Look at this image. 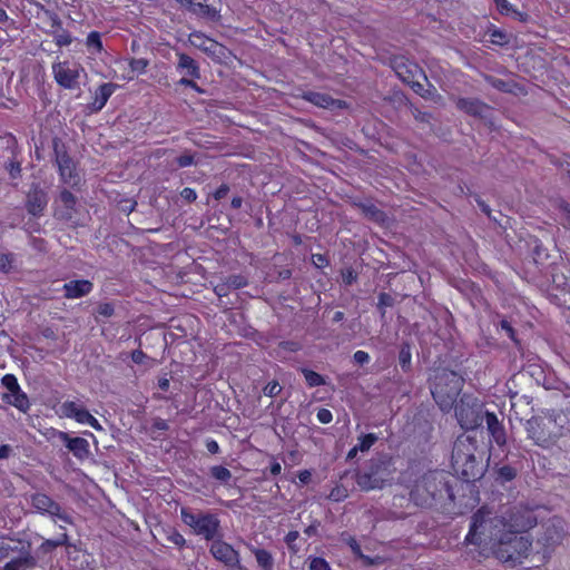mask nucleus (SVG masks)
Here are the masks:
<instances>
[{"mask_svg": "<svg viewBox=\"0 0 570 570\" xmlns=\"http://www.w3.org/2000/svg\"><path fill=\"white\" fill-rule=\"evenodd\" d=\"M535 524L537 517L527 507H515L501 517H492L482 508L474 513L465 541L490 550L503 562H517L527 557L531 548V541L518 533Z\"/></svg>", "mask_w": 570, "mask_h": 570, "instance_id": "nucleus-1", "label": "nucleus"}, {"mask_svg": "<svg viewBox=\"0 0 570 570\" xmlns=\"http://www.w3.org/2000/svg\"><path fill=\"white\" fill-rule=\"evenodd\" d=\"M570 420L562 411H552L527 421L528 436L541 448H550L570 432Z\"/></svg>", "mask_w": 570, "mask_h": 570, "instance_id": "nucleus-2", "label": "nucleus"}, {"mask_svg": "<svg viewBox=\"0 0 570 570\" xmlns=\"http://www.w3.org/2000/svg\"><path fill=\"white\" fill-rule=\"evenodd\" d=\"M463 386V379L453 371L442 370L434 375L431 393L443 412L452 409Z\"/></svg>", "mask_w": 570, "mask_h": 570, "instance_id": "nucleus-3", "label": "nucleus"}, {"mask_svg": "<svg viewBox=\"0 0 570 570\" xmlns=\"http://www.w3.org/2000/svg\"><path fill=\"white\" fill-rule=\"evenodd\" d=\"M474 450V442L469 436L458 438L453 445V468L458 473H461L465 480L476 479L479 475H481L480 469H476Z\"/></svg>", "mask_w": 570, "mask_h": 570, "instance_id": "nucleus-4", "label": "nucleus"}, {"mask_svg": "<svg viewBox=\"0 0 570 570\" xmlns=\"http://www.w3.org/2000/svg\"><path fill=\"white\" fill-rule=\"evenodd\" d=\"M183 522L188 525L193 532L206 540H214L219 528V520L209 513L193 512L188 508L180 509Z\"/></svg>", "mask_w": 570, "mask_h": 570, "instance_id": "nucleus-5", "label": "nucleus"}, {"mask_svg": "<svg viewBox=\"0 0 570 570\" xmlns=\"http://www.w3.org/2000/svg\"><path fill=\"white\" fill-rule=\"evenodd\" d=\"M455 416L463 430H474L482 422L483 406L475 397L463 395L455 406Z\"/></svg>", "mask_w": 570, "mask_h": 570, "instance_id": "nucleus-6", "label": "nucleus"}, {"mask_svg": "<svg viewBox=\"0 0 570 570\" xmlns=\"http://www.w3.org/2000/svg\"><path fill=\"white\" fill-rule=\"evenodd\" d=\"M442 482L439 480V473L430 472L416 481L411 491V499L416 505L428 507L432 503L435 494L441 491Z\"/></svg>", "mask_w": 570, "mask_h": 570, "instance_id": "nucleus-7", "label": "nucleus"}, {"mask_svg": "<svg viewBox=\"0 0 570 570\" xmlns=\"http://www.w3.org/2000/svg\"><path fill=\"white\" fill-rule=\"evenodd\" d=\"M394 71L402 81L409 83L420 96L425 97L426 94H430V90L425 89L421 82V80L428 81V78L416 63L402 59L395 62Z\"/></svg>", "mask_w": 570, "mask_h": 570, "instance_id": "nucleus-8", "label": "nucleus"}, {"mask_svg": "<svg viewBox=\"0 0 570 570\" xmlns=\"http://www.w3.org/2000/svg\"><path fill=\"white\" fill-rule=\"evenodd\" d=\"M83 68L76 62L61 61L52 65V75L57 83L66 89H75Z\"/></svg>", "mask_w": 570, "mask_h": 570, "instance_id": "nucleus-9", "label": "nucleus"}, {"mask_svg": "<svg viewBox=\"0 0 570 570\" xmlns=\"http://www.w3.org/2000/svg\"><path fill=\"white\" fill-rule=\"evenodd\" d=\"M1 383L8 391L3 394L2 400L19 411L27 412L30 407V402L27 394L20 389L17 377L13 374H6Z\"/></svg>", "mask_w": 570, "mask_h": 570, "instance_id": "nucleus-10", "label": "nucleus"}, {"mask_svg": "<svg viewBox=\"0 0 570 570\" xmlns=\"http://www.w3.org/2000/svg\"><path fill=\"white\" fill-rule=\"evenodd\" d=\"M210 553L227 568L243 570L239 554L230 544L222 540H214L210 546Z\"/></svg>", "mask_w": 570, "mask_h": 570, "instance_id": "nucleus-11", "label": "nucleus"}, {"mask_svg": "<svg viewBox=\"0 0 570 570\" xmlns=\"http://www.w3.org/2000/svg\"><path fill=\"white\" fill-rule=\"evenodd\" d=\"M189 42L191 46L200 49L214 59H223L226 56V48L217 41L207 38L200 32H193L189 35Z\"/></svg>", "mask_w": 570, "mask_h": 570, "instance_id": "nucleus-12", "label": "nucleus"}, {"mask_svg": "<svg viewBox=\"0 0 570 570\" xmlns=\"http://www.w3.org/2000/svg\"><path fill=\"white\" fill-rule=\"evenodd\" d=\"M32 505L40 512H47L52 517H57L60 520L69 523L70 518L61 511L59 504L53 502L48 495L37 493L32 497Z\"/></svg>", "mask_w": 570, "mask_h": 570, "instance_id": "nucleus-13", "label": "nucleus"}, {"mask_svg": "<svg viewBox=\"0 0 570 570\" xmlns=\"http://www.w3.org/2000/svg\"><path fill=\"white\" fill-rule=\"evenodd\" d=\"M57 164L61 181L71 187L77 186L80 178L75 170V164L71 158L67 154H57Z\"/></svg>", "mask_w": 570, "mask_h": 570, "instance_id": "nucleus-14", "label": "nucleus"}, {"mask_svg": "<svg viewBox=\"0 0 570 570\" xmlns=\"http://www.w3.org/2000/svg\"><path fill=\"white\" fill-rule=\"evenodd\" d=\"M77 199L70 191L61 190L55 202V214L60 219H71L76 212Z\"/></svg>", "mask_w": 570, "mask_h": 570, "instance_id": "nucleus-15", "label": "nucleus"}, {"mask_svg": "<svg viewBox=\"0 0 570 570\" xmlns=\"http://www.w3.org/2000/svg\"><path fill=\"white\" fill-rule=\"evenodd\" d=\"M59 439L76 458L82 460L89 456V442L86 439L70 438L66 432H59Z\"/></svg>", "mask_w": 570, "mask_h": 570, "instance_id": "nucleus-16", "label": "nucleus"}, {"mask_svg": "<svg viewBox=\"0 0 570 570\" xmlns=\"http://www.w3.org/2000/svg\"><path fill=\"white\" fill-rule=\"evenodd\" d=\"M484 419L487 422V429L492 440L499 445L503 446L505 444V432L504 428L499 421L498 416L493 412H485Z\"/></svg>", "mask_w": 570, "mask_h": 570, "instance_id": "nucleus-17", "label": "nucleus"}, {"mask_svg": "<svg viewBox=\"0 0 570 570\" xmlns=\"http://www.w3.org/2000/svg\"><path fill=\"white\" fill-rule=\"evenodd\" d=\"M92 283L87 279L70 281L63 284L65 296L75 299L89 294L92 291Z\"/></svg>", "mask_w": 570, "mask_h": 570, "instance_id": "nucleus-18", "label": "nucleus"}, {"mask_svg": "<svg viewBox=\"0 0 570 570\" xmlns=\"http://www.w3.org/2000/svg\"><path fill=\"white\" fill-rule=\"evenodd\" d=\"M48 204L47 194L39 189L35 188L28 195L27 199V209L33 216H39L42 214L43 209Z\"/></svg>", "mask_w": 570, "mask_h": 570, "instance_id": "nucleus-19", "label": "nucleus"}, {"mask_svg": "<svg viewBox=\"0 0 570 570\" xmlns=\"http://www.w3.org/2000/svg\"><path fill=\"white\" fill-rule=\"evenodd\" d=\"M356 484L363 491H371L381 489L384 484V479L379 476L376 471L363 472L356 474Z\"/></svg>", "mask_w": 570, "mask_h": 570, "instance_id": "nucleus-20", "label": "nucleus"}, {"mask_svg": "<svg viewBox=\"0 0 570 570\" xmlns=\"http://www.w3.org/2000/svg\"><path fill=\"white\" fill-rule=\"evenodd\" d=\"M116 88L117 85L110 82L100 85L95 91V99L91 104L92 110H101L106 106L108 99L115 92Z\"/></svg>", "mask_w": 570, "mask_h": 570, "instance_id": "nucleus-21", "label": "nucleus"}, {"mask_svg": "<svg viewBox=\"0 0 570 570\" xmlns=\"http://www.w3.org/2000/svg\"><path fill=\"white\" fill-rule=\"evenodd\" d=\"M456 107L470 115L473 116H483V114L488 110V107L476 99H466L460 98L456 101Z\"/></svg>", "mask_w": 570, "mask_h": 570, "instance_id": "nucleus-22", "label": "nucleus"}, {"mask_svg": "<svg viewBox=\"0 0 570 570\" xmlns=\"http://www.w3.org/2000/svg\"><path fill=\"white\" fill-rule=\"evenodd\" d=\"M187 7L193 13L209 19H215L218 14V11L212 8L207 0H191Z\"/></svg>", "mask_w": 570, "mask_h": 570, "instance_id": "nucleus-23", "label": "nucleus"}, {"mask_svg": "<svg viewBox=\"0 0 570 570\" xmlns=\"http://www.w3.org/2000/svg\"><path fill=\"white\" fill-rule=\"evenodd\" d=\"M178 69L185 71L186 75L193 78H199V67L196 61L185 53H178Z\"/></svg>", "mask_w": 570, "mask_h": 570, "instance_id": "nucleus-24", "label": "nucleus"}, {"mask_svg": "<svg viewBox=\"0 0 570 570\" xmlns=\"http://www.w3.org/2000/svg\"><path fill=\"white\" fill-rule=\"evenodd\" d=\"M304 98L314 104L315 106L322 107V108H331L336 105V101L332 99L330 96L321 92H314L309 91L304 95Z\"/></svg>", "mask_w": 570, "mask_h": 570, "instance_id": "nucleus-25", "label": "nucleus"}, {"mask_svg": "<svg viewBox=\"0 0 570 570\" xmlns=\"http://www.w3.org/2000/svg\"><path fill=\"white\" fill-rule=\"evenodd\" d=\"M250 551L255 556L258 566L263 570H273L274 559L273 556L267 550L250 547Z\"/></svg>", "mask_w": 570, "mask_h": 570, "instance_id": "nucleus-26", "label": "nucleus"}, {"mask_svg": "<svg viewBox=\"0 0 570 570\" xmlns=\"http://www.w3.org/2000/svg\"><path fill=\"white\" fill-rule=\"evenodd\" d=\"M83 409L85 407L81 404H78L77 402L66 401L60 405L59 411L61 416L76 420V417H78V415Z\"/></svg>", "mask_w": 570, "mask_h": 570, "instance_id": "nucleus-27", "label": "nucleus"}, {"mask_svg": "<svg viewBox=\"0 0 570 570\" xmlns=\"http://www.w3.org/2000/svg\"><path fill=\"white\" fill-rule=\"evenodd\" d=\"M562 539V529L558 528L554 523L551 527L547 528V534L543 538V546L550 547L553 546Z\"/></svg>", "mask_w": 570, "mask_h": 570, "instance_id": "nucleus-28", "label": "nucleus"}, {"mask_svg": "<svg viewBox=\"0 0 570 570\" xmlns=\"http://www.w3.org/2000/svg\"><path fill=\"white\" fill-rule=\"evenodd\" d=\"M76 421L80 424H87L97 431L102 430V426L100 425L98 420L95 416H92L86 409H83L80 412L78 417H76Z\"/></svg>", "mask_w": 570, "mask_h": 570, "instance_id": "nucleus-29", "label": "nucleus"}, {"mask_svg": "<svg viewBox=\"0 0 570 570\" xmlns=\"http://www.w3.org/2000/svg\"><path fill=\"white\" fill-rule=\"evenodd\" d=\"M302 373L309 387L321 386L325 384L324 377L312 370L303 368Z\"/></svg>", "mask_w": 570, "mask_h": 570, "instance_id": "nucleus-30", "label": "nucleus"}, {"mask_svg": "<svg viewBox=\"0 0 570 570\" xmlns=\"http://www.w3.org/2000/svg\"><path fill=\"white\" fill-rule=\"evenodd\" d=\"M210 475L223 483H227L232 479L230 471L223 465H214L210 468Z\"/></svg>", "mask_w": 570, "mask_h": 570, "instance_id": "nucleus-31", "label": "nucleus"}, {"mask_svg": "<svg viewBox=\"0 0 570 570\" xmlns=\"http://www.w3.org/2000/svg\"><path fill=\"white\" fill-rule=\"evenodd\" d=\"M377 441V435L374 433H368L358 438V443L356 444L360 452L368 451L373 444Z\"/></svg>", "mask_w": 570, "mask_h": 570, "instance_id": "nucleus-32", "label": "nucleus"}, {"mask_svg": "<svg viewBox=\"0 0 570 570\" xmlns=\"http://www.w3.org/2000/svg\"><path fill=\"white\" fill-rule=\"evenodd\" d=\"M348 497V489L343 484H336L330 492L328 499L334 502H340Z\"/></svg>", "mask_w": 570, "mask_h": 570, "instance_id": "nucleus-33", "label": "nucleus"}, {"mask_svg": "<svg viewBox=\"0 0 570 570\" xmlns=\"http://www.w3.org/2000/svg\"><path fill=\"white\" fill-rule=\"evenodd\" d=\"M148 63H149L148 60H146L144 58L130 59L129 67L132 72L141 75L146 71Z\"/></svg>", "mask_w": 570, "mask_h": 570, "instance_id": "nucleus-34", "label": "nucleus"}, {"mask_svg": "<svg viewBox=\"0 0 570 570\" xmlns=\"http://www.w3.org/2000/svg\"><path fill=\"white\" fill-rule=\"evenodd\" d=\"M309 570H332L328 562L318 557L309 558Z\"/></svg>", "mask_w": 570, "mask_h": 570, "instance_id": "nucleus-35", "label": "nucleus"}, {"mask_svg": "<svg viewBox=\"0 0 570 570\" xmlns=\"http://www.w3.org/2000/svg\"><path fill=\"white\" fill-rule=\"evenodd\" d=\"M67 540H68V537L66 533H61L59 534L56 539L53 540H46L43 543H42V548H46L47 550L49 549H53L56 547H59V546H63L65 543H67Z\"/></svg>", "mask_w": 570, "mask_h": 570, "instance_id": "nucleus-36", "label": "nucleus"}, {"mask_svg": "<svg viewBox=\"0 0 570 570\" xmlns=\"http://www.w3.org/2000/svg\"><path fill=\"white\" fill-rule=\"evenodd\" d=\"M87 46L88 48H94L97 51H100L102 48L100 35L96 31H92L87 37Z\"/></svg>", "mask_w": 570, "mask_h": 570, "instance_id": "nucleus-37", "label": "nucleus"}, {"mask_svg": "<svg viewBox=\"0 0 570 570\" xmlns=\"http://www.w3.org/2000/svg\"><path fill=\"white\" fill-rule=\"evenodd\" d=\"M365 215L376 222L383 220V213L374 205H366L363 207Z\"/></svg>", "mask_w": 570, "mask_h": 570, "instance_id": "nucleus-38", "label": "nucleus"}, {"mask_svg": "<svg viewBox=\"0 0 570 570\" xmlns=\"http://www.w3.org/2000/svg\"><path fill=\"white\" fill-rule=\"evenodd\" d=\"M281 391H282V387L277 381H272V382L267 383L263 390L264 394L269 397H274V396L278 395L281 393Z\"/></svg>", "mask_w": 570, "mask_h": 570, "instance_id": "nucleus-39", "label": "nucleus"}, {"mask_svg": "<svg viewBox=\"0 0 570 570\" xmlns=\"http://www.w3.org/2000/svg\"><path fill=\"white\" fill-rule=\"evenodd\" d=\"M298 531H289L285 537L286 544L294 553L298 551V547H296V540L298 539Z\"/></svg>", "mask_w": 570, "mask_h": 570, "instance_id": "nucleus-40", "label": "nucleus"}, {"mask_svg": "<svg viewBox=\"0 0 570 570\" xmlns=\"http://www.w3.org/2000/svg\"><path fill=\"white\" fill-rule=\"evenodd\" d=\"M27 559H16L8 562L3 570H24Z\"/></svg>", "mask_w": 570, "mask_h": 570, "instance_id": "nucleus-41", "label": "nucleus"}, {"mask_svg": "<svg viewBox=\"0 0 570 570\" xmlns=\"http://www.w3.org/2000/svg\"><path fill=\"white\" fill-rule=\"evenodd\" d=\"M228 286L237 289L247 285V281L239 275L230 276L227 281Z\"/></svg>", "mask_w": 570, "mask_h": 570, "instance_id": "nucleus-42", "label": "nucleus"}, {"mask_svg": "<svg viewBox=\"0 0 570 570\" xmlns=\"http://www.w3.org/2000/svg\"><path fill=\"white\" fill-rule=\"evenodd\" d=\"M399 360H400V364L403 368L409 367L410 362H411V353L407 347H403L400 351Z\"/></svg>", "mask_w": 570, "mask_h": 570, "instance_id": "nucleus-43", "label": "nucleus"}, {"mask_svg": "<svg viewBox=\"0 0 570 570\" xmlns=\"http://www.w3.org/2000/svg\"><path fill=\"white\" fill-rule=\"evenodd\" d=\"M317 420L323 423V424H327L330 422H332L333 420V414L330 410L327 409H321L318 410L317 412Z\"/></svg>", "mask_w": 570, "mask_h": 570, "instance_id": "nucleus-44", "label": "nucleus"}, {"mask_svg": "<svg viewBox=\"0 0 570 570\" xmlns=\"http://www.w3.org/2000/svg\"><path fill=\"white\" fill-rule=\"evenodd\" d=\"M98 314L104 317H110L114 314V306L109 303H104L98 306Z\"/></svg>", "mask_w": 570, "mask_h": 570, "instance_id": "nucleus-45", "label": "nucleus"}, {"mask_svg": "<svg viewBox=\"0 0 570 570\" xmlns=\"http://www.w3.org/2000/svg\"><path fill=\"white\" fill-rule=\"evenodd\" d=\"M168 540L174 543L175 546L183 547L186 542L185 538L177 531H173L168 535Z\"/></svg>", "mask_w": 570, "mask_h": 570, "instance_id": "nucleus-46", "label": "nucleus"}, {"mask_svg": "<svg viewBox=\"0 0 570 570\" xmlns=\"http://www.w3.org/2000/svg\"><path fill=\"white\" fill-rule=\"evenodd\" d=\"M353 358L357 364L363 365L370 361V355L367 352L360 350L354 353Z\"/></svg>", "mask_w": 570, "mask_h": 570, "instance_id": "nucleus-47", "label": "nucleus"}, {"mask_svg": "<svg viewBox=\"0 0 570 570\" xmlns=\"http://www.w3.org/2000/svg\"><path fill=\"white\" fill-rule=\"evenodd\" d=\"M180 196L187 202H194L197 198V194L193 188L186 187L181 190Z\"/></svg>", "mask_w": 570, "mask_h": 570, "instance_id": "nucleus-48", "label": "nucleus"}, {"mask_svg": "<svg viewBox=\"0 0 570 570\" xmlns=\"http://www.w3.org/2000/svg\"><path fill=\"white\" fill-rule=\"evenodd\" d=\"M176 161L179 167H187L193 164L194 159H193L191 155L185 154V155L179 156L176 159Z\"/></svg>", "mask_w": 570, "mask_h": 570, "instance_id": "nucleus-49", "label": "nucleus"}, {"mask_svg": "<svg viewBox=\"0 0 570 570\" xmlns=\"http://www.w3.org/2000/svg\"><path fill=\"white\" fill-rule=\"evenodd\" d=\"M56 41H57V45L60 46V47L61 46H68V45L71 43V37H70V35H68L66 32H62V33L57 36Z\"/></svg>", "mask_w": 570, "mask_h": 570, "instance_id": "nucleus-50", "label": "nucleus"}, {"mask_svg": "<svg viewBox=\"0 0 570 570\" xmlns=\"http://www.w3.org/2000/svg\"><path fill=\"white\" fill-rule=\"evenodd\" d=\"M147 357V355L141 351V350H135L132 353H131V360L137 363V364H141L144 363L145 358Z\"/></svg>", "mask_w": 570, "mask_h": 570, "instance_id": "nucleus-51", "label": "nucleus"}, {"mask_svg": "<svg viewBox=\"0 0 570 570\" xmlns=\"http://www.w3.org/2000/svg\"><path fill=\"white\" fill-rule=\"evenodd\" d=\"M9 174L12 178H17L20 175L21 166L19 163H10L8 167Z\"/></svg>", "mask_w": 570, "mask_h": 570, "instance_id": "nucleus-52", "label": "nucleus"}, {"mask_svg": "<svg viewBox=\"0 0 570 570\" xmlns=\"http://www.w3.org/2000/svg\"><path fill=\"white\" fill-rule=\"evenodd\" d=\"M313 263L316 267H323L327 264L326 258L321 254L313 255Z\"/></svg>", "mask_w": 570, "mask_h": 570, "instance_id": "nucleus-53", "label": "nucleus"}, {"mask_svg": "<svg viewBox=\"0 0 570 570\" xmlns=\"http://www.w3.org/2000/svg\"><path fill=\"white\" fill-rule=\"evenodd\" d=\"M228 193V187L226 185H222L214 193V197L216 199H222L226 196Z\"/></svg>", "mask_w": 570, "mask_h": 570, "instance_id": "nucleus-54", "label": "nucleus"}, {"mask_svg": "<svg viewBox=\"0 0 570 570\" xmlns=\"http://www.w3.org/2000/svg\"><path fill=\"white\" fill-rule=\"evenodd\" d=\"M312 473L308 470H303L298 473V480L301 483L309 482Z\"/></svg>", "mask_w": 570, "mask_h": 570, "instance_id": "nucleus-55", "label": "nucleus"}, {"mask_svg": "<svg viewBox=\"0 0 570 570\" xmlns=\"http://www.w3.org/2000/svg\"><path fill=\"white\" fill-rule=\"evenodd\" d=\"M179 83H180V85H183V86H185V87H190V88H193V89H195V90L199 91V88H198L197 83H196L195 81H193L191 79L181 78V79L179 80Z\"/></svg>", "mask_w": 570, "mask_h": 570, "instance_id": "nucleus-56", "label": "nucleus"}, {"mask_svg": "<svg viewBox=\"0 0 570 570\" xmlns=\"http://www.w3.org/2000/svg\"><path fill=\"white\" fill-rule=\"evenodd\" d=\"M206 448L210 453H217L219 451V445L214 440L208 441Z\"/></svg>", "mask_w": 570, "mask_h": 570, "instance_id": "nucleus-57", "label": "nucleus"}, {"mask_svg": "<svg viewBox=\"0 0 570 570\" xmlns=\"http://www.w3.org/2000/svg\"><path fill=\"white\" fill-rule=\"evenodd\" d=\"M500 474H501L502 476H504L507 480H511V479H513V476H514V473H513L512 469H510V468H508V466L502 468V469L500 470Z\"/></svg>", "mask_w": 570, "mask_h": 570, "instance_id": "nucleus-58", "label": "nucleus"}, {"mask_svg": "<svg viewBox=\"0 0 570 570\" xmlns=\"http://www.w3.org/2000/svg\"><path fill=\"white\" fill-rule=\"evenodd\" d=\"M10 547L3 541H0V559L8 557Z\"/></svg>", "mask_w": 570, "mask_h": 570, "instance_id": "nucleus-59", "label": "nucleus"}, {"mask_svg": "<svg viewBox=\"0 0 570 570\" xmlns=\"http://www.w3.org/2000/svg\"><path fill=\"white\" fill-rule=\"evenodd\" d=\"M11 448L9 445H0V459H7L10 455Z\"/></svg>", "mask_w": 570, "mask_h": 570, "instance_id": "nucleus-60", "label": "nucleus"}, {"mask_svg": "<svg viewBox=\"0 0 570 570\" xmlns=\"http://www.w3.org/2000/svg\"><path fill=\"white\" fill-rule=\"evenodd\" d=\"M154 426L158 430H167L168 428V424L165 420L163 419H157L154 423Z\"/></svg>", "mask_w": 570, "mask_h": 570, "instance_id": "nucleus-61", "label": "nucleus"}, {"mask_svg": "<svg viewBox=\"0 0 570 570\" xmlns=\"http://www.w3.org/2000/svg\"><path fill=\"white\" fill-rule=\"evenodd\" d=\"M282 471V465L278 462H273L271 465V473L273 475H278Z\"/></svg>", "mask_w": 570, "mask_h": 570, "instance_id": "nucleus-62", "label": "nucleus"}, {"mask_svg": "<svg viewBox=\"0 0 570 570\" xmlns=\"http://www.w3.org/2000/svg\"><path fill=\"white\" fill-rule=\"evenodd\" d=\"M158 386L159 389H161L163 391H167L168 387H169V380L166 379V377H161L158 380Z\"/></svg>", "mask_w": 570, "mask_h": 570, "instance_id": "nucleus-63", "label": "nucleus"}, {"mask_svg": "<svg viewBox=\"0 0 570 570\" xmlns=\"http://www.w3.org/2000/svg\"><path fill=\"white\" fill-rule=\"evenodd\" d=\"M562 212H563V215H564V218L568 222V224L570 225V205L567 204L562 207Z\"/></svg>", "mask_w": 570, "mask_h": 570, "instance_id": "nucleus-64", "label": "nucleus"}]
</instances>
